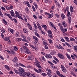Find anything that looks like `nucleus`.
<instances>
[{
  "label": "nucleus",
  "mask_w": 77,
  "mask_h": 77,
  "mask_svg": "<svg viewBox=\"0 0 77 77\" xmlns=\"http://www.w3.org/2000/svg\"><path fill=\"white\" fill-rule=\"evenodd\" d=\"M5 67L8 70V71H9V70H10V68L9 67V66L7 65H5Z\"/></svg>",
  "instance_id": "obj_21"
},
{
  "label": "nucleus",
  "mask_w": 77,
  "mask_h": 77,
  "mask_svg": "<svg viewBox=\"0 0 77 77\" xmlns=\"http://www.w3.org/2000/svg\"><path fill=\"white\" fill-rule=\"evenodd\" d=\"M13 19L15 23H17V20L15 19L14 18H13Z\"/></svg>",
  "instance_id": "obj_58"
},
{
  "label": "nucleus",
  "mask_w": 77,
  "mask_h": 77,
  "mask_svg": "<svg viewBox=\"0 0 77 77\" xmlns=\"http://www.w3.org/2000/svg\"><path fill=\"white\" fill-rule=\"evenodd\" d=\"M34 71L37 73L38 74H41L42 72H44L43 70H42L41 69H38V70L36 68H34Z\"/></svg>",
  "instance_id": "obj_5"
},
{
  "label": "nucleus",
  "mask_w": 77,
  "mask_h": 77,
  "mask_svg": "<svg viewBox=\"0 0 77 77\" xmlns=\"http://www.w3.org/2000/svg\"><path fill=\"white\" fill-rule=\"evenodd\" d=\"M33 38L37 42L38 41V38H37V37H36L35 36H33Z\"/></svg>",
  "instance_id": "obj_22"
},
{
  "label": "nucleus",
  "mask_w": 77,
  "mask_h": 77,
  "mask_svg": "<svg viewBox=\"0 0 77 77\" xmlns=\"http://www.w3.org/2000/svg\"><path fill=\"white\" fill-rule=\"evenodd\" d=\"M65 39L66 40V41L67 42H69V38L68 37H65Z\"/></svg>",
  "instance_id": "obj_40"
},
{
  "label": "nucleus",
  "mask_w": 77,
  "mask_h": 77,
  "mask_svg": "<svg viewBox=\"0 0 77 77\" xmlns=\"http://www.w3.org/2000/svg\"><path fill=\"white\" fill-rule=\"evenodd\" d=\"M49 23H50V26H51V27H53V26H54V24H53V23H52L51 22H50Z\"/></svg>",
  "instance_id": "obj_46"
},
{
  "label": "nucleus",
  "mask_w": 77,
  "mask_h": 77,
  "mask_svg": "<svg viewBox=\"0 0 77 77\" xmlns=\"http://www.w3.org/2000/svg\"><path fill=\"white\" fill-rule=\"evenodd\" d=\"M42 75H43V76H44V77H45L46 76V74L45 73H42L41 74Z\"/></svg>",
  "instance_id": "obj_62"
},
{
  "label": "nucleus",
  "mask_w": 77,
  "mask_h": 77,
  "mask_svg": "<svg viewBox=\"0 0 77 77\" xmlns=\"http://www.w3.org/2000/svg\"><path fill=\"white\" fill-rule=\"evenodd\" d=\"M23 32L25 33H28V31H27V29H26L24 28L23 29Z\"/></svg>",
  "instance_id": "obj_24"
},
{
  "label": "nucleus",
  "mask_w": 77,
  "mask_h": 77,
  "mask_svg": "<svg viewBox=\"0 0 77 77\" xmlns=\"http://www.w3.org/2000/svg\"><path fill=\"white\" fill-rule=\"evenodd\" d=\"M16 37H18L19 36V32H16Z\"/></svg>",
  "instance_id": "obj_57"
},
{
  "label": "nucleus",
  "mask_w": 77,
  "mask_h": 77,
  "mask_svg": "<svg viewBox=\"0 0 77 77\" xmlns=\"http://www.w3.org/2000/svg\"><path fill=\"white\" fill-rule=\"evenodd\" d=\"M16 39L18 42H20V41H21V38H16Z\"/></svg>",
  "instance_id": "obj_39"
},
{
  "label": "nucleus",
  "mask_w": 77,
  "mask_h": 77,
  "mask_svg": "<svg viewBox=\"0 0 77 77\" xmlns=\"http://www.w3.org/2000/svg\"><path fill=\"white\" fill-rule=\"evenodd\" d=\"M70 12H74V10H73V7L72 6H71L70 8Z\"/></svg>",
  "instance_id": "obj_19"
},
{
  "label": "nucleus",
  "mask_w": 77,
  "mask_h": 77,
  "mask_svg": "<svg viewBox=\"0 0 77 77\" xmlns=\"http://www.w3.org/2000/svg\"><path fill=\"white\" fill-rule=\"evenodd\" d=\"M71 74H72V75H73V76H74V77H77V75H75V73L74 72H71Z\"/></svg>",
  "instance_id": "obj_31"
},
{
  "label": "nucleus",
  "mask_w": 77,
  "mask_h": 77,
  "mask_svg": "<svg viewBox=\"0 0 77 77\" xmlns=\"http://www.w3.org/2000/svg\"><path fill=\"white\" fill-rule=\"evenodd\" d=\"M1 31L2 33H4L5 32V29L3 28H1Z\"/></svg>",
  "instance_id": "obj_36"
},
{
  "label": "nucleus",
  "mask_w": 77,
  "mask_h": 77,
  "mask_svg": "<svg viewBox=\"0 0 77 77\" xmlns=\"http://www.w3.org/2000/svg\"><path fill=\"white\" fill-rule=\"evenodd\" d=\"M23 3L24 5H27L28 7H29V8H30L31 7V6H30V3H29V2L28 1H24Z\"/></svg>",
  "instance_id": "obj_7"
},
{
  "label": "nucleus",
  "mask_w": 77,
  "mask_h": 77,
  "mask_svg": "<svg viewBox=\"0 0 77 77\" xmlns=\"http://www.w3.org/2000/svg\"><path fill=\"white\" fill-rule=\"evenodd\" d=\"M71 57L72 59H73V60H74L75 59V57H74V56L73 55H72V54L71 55Z\"/></svg>",
  "instance_id": "obj_59"
},
{
  "label": "nucleus",
  "mask_w": 77,
  "mask_h": 77,
  "mask_svg": "<svg viewBox=\"0 0 77 77\" xmlns=\"http://www.w3.org/2000/svg\"><path fill=\"white\" fill-rule=\"evenodd\" d=\"M3 21V23H4V24H5V25H6L8 24V23L6 22V20H5V19H3L2 20Z\"/></svg>",
  "instance_id": "obj_37"
},
{
  "label": "nucleus",
  "mask_w": 77,
  "mask_h": 77,
  "mask_svg": "<svg viewBox=\"0 0 77 77\" xmlns=\"http://www.w3.org/2000/svg\"><path fill=\"white\" fill-rule=\"evenodd\" d=\"M61 68L62 69V70L63 72H66V68H65V67L64 66L62 65L61 66Z\"/></svg>",
  "instance_id": "obj_8"
},
{
  "label": "nucleus",
  "mask_w": 77,
  "mask_h": 77,
  "mask_svg": "<svg viewBox=\"0 0 77 77\" xmlns=\"http://www.w3.org/2000/svg\"><path fill=\"white\" fill-rule=\"evenodd\" d=\"M62 25L63 26V27H66L67 26V23L65 21H63L62 22Z\"/></svg>",
  "instance_id": "obj_12"
},
{
  "label": "nucleus",
  "mask_w": 77,
  "mask_h": 77,
  "mask_svg": "<svg viewBox=\"0 0 77 77\" xmlns=\"http://www.w3.org/2000/svg\"><path fill=\"white\" fill-rule=\"evenodd\" d=\"M4 15H6V16H7L8 18H10V20H11V21H13V19H12V17H11V16L9 14L7 13H5Z\"/></svg>",
  "instance_id": "obj_9"
},
{
  "label": "nucleus",
  "mask_w": 77,
  "mask_h": 77,
  "mask_svg": "<svg viewBox=\"0 0 77 77\" xmlns=\"http://www.w3.org/2000/svg\"><path fill=\"white\" fill-rule=\"evenodd\" d=\"M56 6H57L58 7H60V4L58 2L56 3Z\"/></svg>",
  "instance_id": "obj_34"
},
{
  "label": "nucleus",
  "mask_w": 77,
  "mask_h": 77,
  "mask_svg": "<svg viewBox=\"0 0 77 77\" xmlns=\"http://www.w3.org/2000/svg\"><path fill=\"white\" fill-rule=\"evenodd\" d=\"M44 47L46 50H48V46H47V45H45Z\"/></svg>",
  "instance_id": "obj_45"
},
{
  "label": "nucleus",
  "mask_w": 77,
  "mask_h": 77,
  "mask_svg": "<svg viewBox=\"0 0 77 77\" xmlns=\"http://www.w3.org/2000/svg\"><path fill=\"white\" fill-rule=\"evenodd\" d=\"M73 3L75 4V5H77V1L76 0H74L73 1Z\"/></svg>",
  "instance_id": "obj_64"
},
{
  "label": "nucleus",
  "mask_w": 77,
  "mask_h": 77,
  "mask_svg": "<svg viewBox=\"0 0 77 77\" xmlns=\"http://www.w3.org/2000/svg\"><path fill=\"white\" fill-rule=\"evenodd\" d=\"M23 72V75H27L29 76L30 75V72Z\"/></svg>",
  "instance_id": "obj_13"
},
{
  "label": "nucleus",
  "mask_w": 77,
  "mask_h": 77,
  "mask_svg": "<svg viewBox=\"0 0 77 77\" xmlns=\"http://www.w3.org/2000/svg\"><path fill=\"white\" fill-rule=\"evenodd\" d=\"M10 13L11 14V17H13L14 15H15V13L13 11V10H12L10 11Z\"/></svg>",
  "instance_id": "obj_15"
},
{
  "label": "nucleus",
  "mask_w": 77,
  "mask_h": 77,
  "mask_svg": "<svg viewBox=\"0 0 77 77\" xmlns=\"http://www.w3.org/2000/svg\"><path fill=\"white\" fill-rule=\"evenodd\" d=\"M60 30L62 32H63V26L60 27Z\"/></svg>",
  "instance_id": "obj_47"
},
{
  "label": "nucleus",
  "mask_w": 77,
  "mask_h": 77,
  "mask_svg": "<svg viewBox=\"0 0 77 77\" xmlns=\"http://www.w3.org/2000/svg\"><path fill=\"white\" fill-rule=\"evenodd\" d=\"M12 61L14 62H17V61L18 60V59L17 58V57H15L14 59L12 60Z\"/></svg>",
  "instance_id": "obj_14"
},
{
  "label": "nucleus",
  "mask_w": 77,
  "mask_h": 77,
  "mask_svg": "<svg viewBox=\"0 0 77 77\" xmlns=\"http://www.w3.org/2000/svg\"><path fill=\"white\" fill-rule=\"evenodd\" d=\"M43 45H47V41H43Z\"/></svg>",
  "instance_id": "obj_43"
},
{
  "label": "nucleus",
  "mask_w": 77,
  "mask_h": 77,
  "mask_svg": "<svg viewBox=\"0 0 77 77\" xmlns=\"http://www.w3.org/2000/svg\"><path fill=\"white\" fill-rule=\"evenodd\" d=\"M67 31V29L66 28H64L63 29V33H65V32H66Z\"/></svg>",
  "instance_id": "obj_27"
},
{
  "label": "nucleus",
  "mask_w": 77,
  "mask_h": 77,
  "mask_svg": "<svg viewBox=\"0 0 77 77\" xmlns=\"http://www.w3.org/2000/svg\"><path fill=\"white\" fill-rule=\"evenodd\" d=\"M11 54H15V52L14 51L11 50Z\"/></svg>",
  "instance_id": "obj_50"
},
{
  "label": "nucleus",
  "mask_w": 77,
  "mask_h": 77,
  "mask_svg": "<svg viewBox=\"0 0 77 77\" xmlns=\"http://www.w3.org/2000/svg\"><path fill=\"white\" fill-rule=\"evenodd\" d=\"M67 16L68 17V20H69V24H71V14L69 12V11H67Z\"/></svg>",
  "instance_id": "obj_3"
},
{
  "label": "nucleus",
  "mask_w": 77,
  "mask_h": 77,
  "mask_svg": "<svg viewBox=\"0 0 77 77\" xmlns=\"http://www.w3.org/2000/svg\"><path fill=\"white\" fill-rule=\"evenodd\" d=\"M70 41L71 42V41H75V42H77V41H75V39L73 38H70Z\"/></svg>",
  "instance_id": "obj_25"
},
{
  "label": "nucleus",
  "mask_w": 77,
  "mask_h": 77,
  "mask_svg": "<svg viewBox=\"0 0 77 77\" xmlns=\"http://www.w3.org/2000/svg\"><path fill=\"white\" fill-rule=\"evenodd\" d=\"M34 64L35 66H36L38 68H42V67L40 65V62H38L36 58L35 59V62L34 63Z\"/></svg>",
  "instance_id": "obj_2"
},
{
  "label": "nucleus",
  "mask_w": 77,
  "mask_h": 77,
  "mask_svg": "<svg viewBox=\"0 0 77 77\" xmlns=\"http://www.w3.org/2000/svg\"><path fill=\"white\" fill-rule=\"evenodd\" d=\"M48 41L51 44H53V41H52V40L50 38L48 39Z\"/></svg>",
  "instance_id": "obj_44"
},
{
  "label": "nucleus",
  "mask_w": 77,
  "mask_h": 77,
  "mask_svg": "<svg viewBox=\"0 0 77 77\" xmlns=\"http://www.w3.org/2000/svg\"><path fill=\"white\" fill-rule=\"evenodd\" d=\"M66 56H67V57L69 59V60H71V56H69V55L67 54H66Z\"/></svg>",
  "instance_id": "obj_23"
},
{
  "label": "nucleus",
  "mask_w": 77,
  "mask_h": 77,
  "mask_svg": "<svg viewBox=\"0 0 77 77\" xmlns=\"http://www.w3.org/2000/svg\"><path fill=\"white\" fill-rule=\"evenodd\" d=\"M54 14L53 13L50 14L48 17V18H51L53 17Z\"/></svg>",
  "instance_id": "obj_29"
},
{
  "label": "nucleus",
  "mask_w": 77,
  "mask_h": 77,
  "mask_svg": "<svg viewBox=\"0 0 77 77\" xmlns=\"http://www.w3.org/2000/svg\"><path fill=\"white\" fill-rule=\"evenodd\" d=\"M46 71H48V72H50L51 73V70L48 69H46Z\"/></svg>",
  "instance_id": "obj_63"
},
{
  "label": "nucleus",
  "mask_w": 77,
  "mask_h": 77,
  "mask_svg": "<svg viewBox=\"0 0 77 77\" xmlns=\"http://www.w3.org/2000/svg\"><path fill=\"white\" fill-rule=\"evenodd\" d=\"M55 15L56 16V17L57 18H60L59 15V14H55Z\"/></svg>",
  "instance_id": "obj_49"
},
{
  "label": "nucleus",
  "mask_w": 77,
  "mask_h": 77,
  "mask_svg": "<svg viewBox=\"0 0 77 77\" xmlns=\"http://www.w3.org/2000/svg\"><path fill=\"white\" fill-rule=\"evenodd\" d=\"M42 59L43 60H44L45 62L46 61V59H45V58H44V57H42Z\"/></svg>",
  "instance_id": "obj_55"
},
{
  "label": "nucleus",
  "mask_w": 77,
  "mask_h": 77,
  "mask_svg": "<svg viewBox=\"0 0 77 77\" xmlns=\"http://www.w3.org/2000/svg\"><path fill=\"white\" fill-rule=\"evenodd\" d=\"M53 59H54V60H56V61H57V62H59V60H58V59L56 57H53Z\"/></svg>",
  "instance_id": "obj_26"
},
{
  "label": "nucleus",
  "mask_w": 77,
  "mask_h": 77,
  "mask_svg": "<svg viewBox=\"0 0 77 77\" xmlns=\"http://www.w3.org/2000/svg\"><path fill=\"white\" fill-rule=\"evenodd\" d=\"M48 36L50 38V39H53V35H52V34H48Z\"/></svg>",
  "instance_id": "obj_41"
},
{
  "label": "nucleus",
  "mask_w": 77,
  "mask_h": 77,
  "mask_svg": "<svg viewBox=\"0 0 77 77\" xmlns=\"http://www.w3.org/2000/svg\"><path fill=\"white\" fill-rule=\"evenodd\" d=\"M23 16L25 21L26 22H27V18H26V16L25 15H23Z\"/></svg>",
  "instance_id": "obj_28"
},
{
  "label": "nucleus",
  "mask_w": 77,
  "mask_h": 77,
  "mask_svg": "<svg viewBox=\"0 0 77 77\" xmlns=\"http://www.w3.org/2000/svg\"><path fill=\"white\" fill-rule=\"evenodd\" d=\"M15 14H16V15L18 16L19 15V14H18V12L17 11H15Z\"/></svg>",
  "instance_id": "obj_61"
},
{
  "label": "nucleus",
  "mask_w": 77,
  "mask_h": 77,
  "mask_svg": "<svg viewBox=\"0 0 77 77\" xmlns=\"http://www.w3.org/2000/svg\"><path fill=\"white\" fill-rule=\"evenodd\" d=\"M56 51H53L51 53V54L52 55H54L56 54Z\"/></svg>",
  "instance_id": "obj_35"
},
{
  "label": "nucleus",
  "mask_w": 77,
  "mask_h": 77,
  "mask_svg": "<svg viewBox=\"0 0 77 77\" xmlns=\"http://www.w3.org/2000/svg\"><path fill=\"white\" fill-rule=\"evenodd\" d=\"M61 17L62 18V19L63 20V19H65V15L63 13H62L61 14Z\"/></svg>",
  "instance_id": "obj_18"
},
{
  "label": "nucleus",
  "mask_w": 77,
  "mask_h": 77,
  "mask_svg": "<svg viewBox=\"0 0 77 77\" xmlns=\"http://www.w3.org/2000/svg\"><path fill=\"white\" fill-rule=\"evenodd\" d=\"M33 4L34 6L35 7L36 9H37V8H38V4L36 2H34V3Z\"/></svg>",
  "instance_id": "obj_30"
},
{
  "label": "nucleus",
  "mask_w": 77,
  "mask_h": 77,
  "mask_svg": "<svg viewBox=\"0 0 77 77\" xmlns=\"http://www.w3.org/2000/svg\"><path fill=\"white\" fill-rule=\"evenodd\" d=\"M60 39H61V41H62V42H65V40H64V39H63V37H61L60 38Z\"/></svg>",
  "instance_id": "obj_52"
},
{
  "label": "nucleus",
  "mask_w": 77,
  "mask_h": 77,
  "mask_svg": "<svg viewBox=\"0 0 77 77\" xmlns=\"http://www.w3.org/2000/svg\"><path fill=\"white\" fill-rule=\"evenodd\" d=\"M11 38V36H9L8 37V44H11V41L10 40V38Z\"/></svg>",
  "instance_id": "obj_33"
},
{
  "label": "nucleus",
  "mask_w": 77,
  "mask_h": 77,
  "mask_svg": "<svg viewBox=\"0 0 77 77\" xmlns=\"http://www.w3.org/2000/svg\"><path fill=\"white\" fill-rule=\"evenodd\" d=\"M25 12L27 14H29V8H28V7H26L25 8Z\"/></svg>",
  "instance_id": "obj_20"
},
{
  "label": "nucleus",
  "mask_w": 77,
  "mask_h": 77,
  "mask_svg": "<svg viewBox=\"0 0 77 77\" xmlns=\"http://www.w3.org/2000/svg\"><path fill=\"white\" fill-rule=\"evenodd\" d=\"M8 31H9V32H10L11 33H12V34L14 33V30H13V29H11L10 28H9L8 29Z\"/></svg>",
  "instance_id": "obj_17"
},
{
  "label": "nucleus",
  "mask_w": 77,
  "mask_h": 77,
  "mask_svg": "<svg viewBox=\"0 0 77 77\" xmlns=\"http://www.w3.org/2000/svg\"><path fill=\"white\" fill-rule=\"evenodd\" d=\"M23 48L24 49L25 51L27 54H30V51H29V50H28L27 48L25 46H23Z\"/></svg>",
  "instance_id": "obj_4"
},
{
  "label": "nucleus",
  "mask_w": 77,
  "mask_h": 77,
  "mask_svg": "<svg viewBox=\"0 0 77 77\" xmlns=\"http://www.w3.org/2000/svg\"><path fill=\"white\" fill-rule=\"evenodd\" d=\"M57 48H59V49H62V47L61 46H57Z\"/></svg>",
  "instance_id": "obj_51"
},
{
  "label": "nucleus",
  "mask_w": 77,
  "mask_h": 77,
  "mask_svg": "<svg viewBox=\"0 0 77 77\" xmlns=\"http://www.w3.org/2000/svg\"><path fill=\"white\" fill-rule=\"evenodd\" d=\"M17 17L18 18H19V19H20V20H24V19L23 18L21 17V16L20 15H18L17 16V15H16V16H15V15H14V16L13 17H14L15 18H17Z\"/></svg>",
  "instance_id": "obj_10"
},
{
  "label": "nucleus",
  "mask_w": 77,
  "mask_h": 77,
  "mask_svg": "<svg viewBox=\"0 0 77 77\" xmlns=\"http://www.w3.org/2000/svg\"><path fill=\"white\" fill-rule=\"evenodd\" d=\"M16 65H20V66H23V67H24V68H26V66H24V65L21 63H16Z\"/></svg>",
  "instance_id": "obj_11"
},
{
  "label": "nucleus",
  "mask_w": 77,
  "mask_h": 77,
  "mask_svg": "<svg viewBox=\"0 0 77 77\" xmlns=\"http://www.w3.org/2000/svg\"><path fill=\"white\" fill-rule=\"evenodd\" d=\"M14 48L15 51H17L18 50V48H17L16 46L14 47Z\"/></svg>",
  "instance_id": "obj_56"
},
{
  "label": "nucleus",
  "mask_w": 77,
  "mask_h": 77,
  "mask_svg": "<svg viewBox=\"0 0 77 77\" xmlns=\"http://www.w3.org/2000/svg\"><path fill=\"white\" fill-rule=\"evenodd\" d=\"M4 41H8L9 40V39H8V37H5L4 38Z\"/></svg>",
  "instance_id": "obj_32"
},
{
  "label": "nucleus",
  "mask_w": 77,
  "mask_h": 77,
  "mask_svg": "<svg viewBox=\"0 0 77 77\" xmlns=\"http://www.w3.org/2000/svg\"><path fill=\"white\" fill-rule=\"evenodd\" d=\"M47 74L48 76L49 77H51L52 76V75H51V73H49V72H48Z\"/></svg>",
  "instance_id": "obj_48"
},
{
  "label": "nucleus",
  "mask_w": 77,
  "mask_h": 77,
  "mask_svg": "<svg viewBox=\"0 0 77 77\" xmlns=\"http://www.w3.org/2000/svg\"><path fill=\"white\" fill-rule=\"evenodd\" d=\"M57 56L61 59H65V57H64V56L63 54L60 53H59L57 54Z\"/></svg>",
  "instance_id": "obj_6"
},
{
  "label": "nucleus",
  "mask_w": 77,
  "mask_h": 77,
  "mask_svg": "<svg viewBox=\"0 0 77 77\" xmlns=\"http://www.w3.org/2000/svg\"><path fill=\"white\" fill-rule=\"evenodd\" d=\"M74 49L75 50L77 51V45L76 46H75L74 47Z\"/></svg>",
  "instance_id": "obj_53"
},
{
  "label": "nucleus",
  "mask_w": 77,
  "mask_h": 77,
  "mask_svg": "<svg viewBox=\"0 0 77 77\" xmlns=\"http://www.w3.org/2000/svg\"><path fill=\"white\" fill-rule=\"evenodd\" d=\"M14 71L16 74H20V75H21V76L24 77L25 75L23 74V72H24V70L23 69L20 68V69H19L18 70V71L17 70L15 69H14Z\"/></svg>",
  "instance_id": "obj_1"
},
{
  "label": "nucleus",
  "mask_w": 77,
  "mask_h": 77,
  "mask_svg": "<svg viewBox=\"0 0 77 77\" xmlns=\"http://www.w3.org/2000/svg\"><path fill=\"white\" fill-rule=\"evenodd\" d=\"M48 33L49 35L52 34V32L50 30H48Z\"/></svg>",
  "instance_id": "obj_42"
},
{
  "label": "nucleus",
  "mask_w": 77,
  "mask_h": 77,
  "mask_svg": "<svg viewBox=\"0 0 77 77\" xmlns=\"http://www.w3.org/2000/svg\"><path fill=\"white\" fill-rule=\"evenodd\" d=\"M34 27L35 29H38V27L36 26V24L35 23H34Z\"/></svg>",
  "instance_id": "obj_54"
},
{
  "label": "nucleus",
  "mask_w": 77,
  "mask_h": 77,
  "mask_svg": "<svg viewBox=\"0 0 77 77\" xmlns=\"http://www.w3.org/2000/svg\"><path fill=\"white\" fill-rule=\"evenodd\" d=\"M37 26L39 30H41V31H42V28H41V26L39 23H38L37 24Z\"/></svg>",
  "instance_id": "obj_16"
},
{
  "label": "nucleus",
  "mask_w": 77,
  "mask_h": 77,
  "mask_svg": "<svg viewBox=\"0 0 77 77\" xmlns=\"http://www.w3.org/2000/svg\"><path fill=\"white\" fill-rule=\"evenodd\" d=\"M56 72H57V75H58L59 76L60 75V72H59L58 71H57Z\"/></svg>",
  "instance_id": "obj_60"
},
{
  "label": "nucleus",
  "mask_w": 77,
  "mask_h": 77,
  "mask_svg": "<svg viewBox=\"0 0 77 77\" xmlns=\"http://www.w3.org/2000/svg\"><path fill=\"white\" fill-rule=\"evenodd\" d=\"M29 46H30V47H31V48H32V49H34V50L35 49V47L33 45H31V44H30Z\"/></svg>",
  "instance_id": "obj_38"
}]
</instances>
